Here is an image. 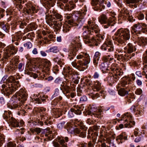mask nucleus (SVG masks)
Segmentation results:
<instances>
[{
    "instance_id": "obj_1",
    "label": "nucleus",
    "mask_w": 147,
    "mask_h": 147,
    "mask_svg": "<svg viewBox=\"0 0 147 147\" xmlns=\"http://www.w3.org/2000/svg\"><path fill=\"white\" fill-rule=\"evenodd\" d=\"M88 24L84 26L82 29L84 41L86 44L91 43L92 45L97 46L105 38V35H99L94 38L91 37L90 35H94V32L96 34L98 33L100 30L98 26L91 20L88 21Z\"/></svg>"
},
{
    "instance_id": "obj_2",
    "label": "nucleus",
    "mask_w": 147,
    "mask_h": 147,
    "mask_svg": "<svg viewBox=\"0 0 147 147\" xmlns=\"http://www.w3.org/2000/svg\"><path fill=\"white\" fill-rule=\"evenodd\" d=\"M87 11V9L86 5L80 11L77 12L78 14L77 18L74 21L72 19L71 15L69 14H66L65 15L64 18L67 19L66 23L70 26H74L78 29L80 28L84 23L85 20V16Z\"/></svg>"
},
{
    "instance_id": "obj_3",
    "label": "nucleus",
    "mask_w": 147,
    "mask_h": 147,
    "mask_svg": "<svg viewBox=\"0 0 147 147\" xmlns=\"http://www.w3.org/2000/svg\"><path fill=\"white\" fill-rule=\"evenodd\" d=\"M58 57H56L53 59V61L55 62H57V64L59 66L61 69L63 67L64 73H65V79L70 82H73L75 84H78L79 82V80L75 79V78L78 74L77 71H76L72 67H65V63L63 59H59L58 60Z\"/></svg>"
},
{
    "instance_id": "obj_4",
    "label": "nucleus",
    "mask_w": 147,
    "mask_h": 147,
    "mask_svg": "<svg viewBox=\"0 0 147 147\" xmlns=\"http://www.w3.org/2000/svg\"><path fill=\"white\" fill-rule=\"evenodd\" d=\"M78 60L77 62L75 61L71 62L72 66L80 71H83L87 68L88 64L90 61V58L87 53L82 52L76 56Z\"/></svg>"
},
{
    "instance_id": "obj_5",
    "label": "nucleus",
    "mask_w": 147,
    "mask_h": 147,
    "mask_svg": "<svg viewBox=\"0 0 147 147\" xmlns=\"http://www.w3.org/2000/svg\"><path fill=\"white\" fill-rule=\"evenodd\" d=\"M27 94L26 91L21 89L16 93L15 95H13L11 99V103L9 108L11 109L16 108L19 106L18 103H24L27 99Z\"/></svg>"
},
{
    "instance_id": "obj_6",
    "label": "nucleus",
    "mask_w": 147,
    "mask_h": 147,
    "mask_svg": "<svg viewBox=\"0 0 147 147\" xmlns=\"http://www.w3.org/2000/svg\"><path fill=\"white\" fill-rule=\"evenodd\" d=\"M78 125L80 128L76 127V125L74 126L73 123H68L66 124V128L68 132L70 134L75 133L79 135V136L82 138H84L86 136V131L87 128L85 127L84 124L81 122H79Z\"/></svg>"
},
{
    "instance_id": "obj_7",
    "label": "nucleus",
    "mask_w": 147,
    "mask_h": 147,
    "mask_svg": "<svg viewBox=\"0 0 147 147\" xmlns=\"http://www.w3.org/2000/svg\"><path fill=\"white\" fill-rule=\"evenodd\" d=\"M113 37L119 44L123 46L125 44V41L130 39L129 30L127 28L119 29L115 32Z\"/></svg>"
},
{
    "instance_id": "obj_8",
    "label": "nucleus",
    "mask_w": 147,
    "mask_h": 147,
    "mask_svg": "<svg viewBox=\"0 0 147 147\" xmlns=\"http://www.w3.org/2000/svg\"><path fill=\"white\" fill-rule=\"evenodd\" d=\"M109 15L111 16L108 18L107 16L103 14L100 16L99 22L101 24H104L103 26L104 28H107L111 26H113L115 24V16L116 14L114 12H109Z\"/></svg>"
},
{
    "instance_id": "obj_9",
    "label": "nucleus",
    "mask_w": 147,
    "mask_h": 147,
    "mask_svg": "<svg viewBox=\"0 0 147 147\" xmlns=\"http://www.w3.org/2000/svg\"><path fill=\"white\" fill-rule=\"evenodd\" d=\"M52 15L53 16L49 20L47 21V22L50 27L54 25L53 26V28L57 31H59L61 29L62 24L61 22H57L55 20H59L61 22L63 20V17L61 15L56 13H54Z\"/></svg>"
},
{
    "instance_id": "obj_10",
    "label": "nucleus",
    "mask_w": 147,
    "mask_h": 147,
    "mask_svg": "<svg viewBox=\"0 0 147 147\" xmlns=\"http://www.w3.org/2000/svg\"><path fill=\"white\" fill-rule=\"evenodd\" d=\"M71 47L72 49L68 55V58L71 61L73 59L74 57L76 55V52L79 49H81L82 45L80 42V37H76L74 38L71 42Z\"/></svg>"
},
{
    "instance_id": "obj_11",
    "label": "nucleus",
    "mask_w": 147,
    "mask_h": 147,
    "mask_svg": "<svg viewBox=\"0 0 147 147\" xmlns=\"http://www.w3.org/2000/svg\"><path fill=\"white\" fill-rule=\"evenodd\" d=\"M46 109L43 107H40L38 109V111L40 113V118L42 121H39L38 123L39 125L42 126L43 125V122H44L46 125L48 124L51 125L52 122L50 120L48 115L46 113Z\"/></svg>"
},
{
    "instance_id": "obj_12",
    "label": "nucleus",
    "mask_w": 147,
    "mask_h": 147,
    "mask_svg": "<svg viewBox=\"0 0 147 147\" xmlns=\"http://www.w3.org/2000/svg\"><path fill=\"white\" fill-rule=\"evenodd\" d=\"M15 86H11L10 87L8 88L5 84H3L1 86L2 89L1 90L2 94L6 96H9L10 94L13 92H14L17 90V88L20 87V86L19 82L18 81H16L13 84Z\"/></svg>"
},
{
    "instance_id": "obj_13",
    "label": "nucleus",
    "mask_w": 147,
    "mask_h": 147,
    "mask_svg": "<svg viewBox=\"0 0 147 147\" xmlns=\"http://www.w3.org/2000/svg\"><path fill=\"white\" fill-rule=\"evenodd\" d=\"M132 32L138 36L142 33L147 34V25L142 23H138L132 27Z\"/></svg>"
},
{
    "instance_id": "obj_14",
    "label": "nucleus",
    "mask_w": 147,
    "mask_h": 147,
    "mask_svg": "<svg viewBox=\"0 0 147 147\" xmlns=\"http://www.w3.org/2000/svg\"><path fill=\"white\" fill-rule=\"evenodd\" d=\"M107 5L108 7H110L111 6L110 2L107 1L106 0H92L91 4L93 6V8L95 10L98 11L99 10L101 11L102 9L105 8V6L104 5V3Z\"/></svg>"
},
{
    "instance_id": "obj_15",
    "label": "nucleus",
    "mask_w": 147,
    "mask_h": 147,
    "mask_svg": "<svg viewBox=\"0 0 147 147\" xmlns=\"http://www.w3.org/2000/svg\"><path fill=\"white\" fill-rule=\"evenodd\" d=\"M111 71L115 73V75L110 76L107 78V80L109 83H113L116 82L119 78V76L122 75V73L115 66V64H112L110 68Z\"/></svg>"
},
{
    "instance_id": "obj_16",
    "label": "nucleus",
    "mask_w": 147,
    "mask_h": 147,
    "mask_svg": "<svg viewBox=\"0 0 147 147\" xmlns=\"http://www.w3.org/2000/svg\"><path fill=\"white\" fill-rule=\"evenodd\" d=\"M117 4L120 8V9H119V11L122 16L127 18L128 20L130 22L135 21V19H134L133 17L131 15V11L128 10L125 8H122L121 0H119V1L117 2Z\"/></svg>"
},
{
    "instance_id": "obj_17",
    "label": "nucleus",
    "mask_w": 147,
    "mask_h": 147,
    "mask_svg": "<svg viewBox=\"0 0 147 147\" xmlns=\"http://www.w3.org/2000/svg\"><path fill=\"white\" fill-rule=\"evenodd\" d=\"M122 120L125 121V127L130 128L135 124V122L132 119V116L130 113H125L122 116Z\"/></svg>"
},
{
    "instance_id": "obj_18",
    "label": "nucleus",
    "mask_w": 147,
    "mask_h": 147,
    "mask_svg": "<svg viewBox=\"0 0 147 147\" xmlns=\"http://www.w3.org/2000/svg\"><path fill=\"white\" fill-rule=\"evenodd\" d=\"M18 51V48L14 46H9L3 50V57L5 59H8L12 55L16 54Z\"/></svg>"
},
{
    "instance_id": "obj_19",
    "label": "nucleus",
    "mask_w": 147,
    "mask_h": 147,
    "mask_svg": "<svg viewBox=\"0 0 147 147\" xmlns=\"http://www.w3.org/2000/svg\"><path fill=\"white\" fill-rule=\"evenodd\" d=\"M102 111L100 108L97 109L96 106L92 105L90 107V109L86 111L87 114L88 115H93L95 117L98 118L100 117V115Z\"/></svg>"
},
{
    "instance_id": "obj_20",
    "label": "nucleus",
    "mask_w": 147,
    "mask_h": 147,
    "mask_svg": "<svg viewBox=\"0 0 147 147\" xmlns=\"http://www.w3.org/2000/svg\"><path fill=\"white\" fill-rule=\"evenodd\" d=\"M81 108L78 105L74 106L68 111V116L69 118H72L74 117V114L80 115L81 114Z\"/></svg>"
},
{
    "instance_id": "obj_21",
    "label": "nucleus",
    "mask_w": 147,
    "mask_h": 147,
    "mask_svg": "<svg viewBox=\"0 0 147 147\" xmlns=\"http://www.w3.org/2000/svg\"><path fill=\"white\" fill-rule=\"evenodd\" d=\"M136 47L134 46L132 43H128L124 48V53H131L136 50Z\"/></svg>"
},
{
    "instance_id": "obj_22",
    "label": "nucleus",
    "mask_w": 147,
    "mask_h": 147,
    "mask_svg": "<svg viewBox=\"0 0 147 147\" xmlns=\"http://www.w3.org/2000/svg\"><path fill=\"white\" fill-rule=\"evenodd\" d=\"M43 97H42L40 98L38 97V95L37 94H34L32 97V101L35 102L36 103H38V104L41 103L42 101L45 102L46 100V98L48 97L46 95L43 96Z\"/></svg>"
},
{
    "instance_id": "obj_23",
    "label": "nucleus",
    "mask_w": 147,
    "mask_h": 147,
    "mask_svg": "<svg viewBox=\"0 0 147 147\" xmlns=\"http://www.w3.org/2000/svg\"><path fill=\"white\" fill-rule=\"evenodd\" d=\"M57 139V141L59 142L60 144L57 142L54 141L53 144L55 147H67V144L65 143L63 139L59 137H58Z\"/></svg>"
},
{
    "instance_id": "obj_24",
    "label": "nucleus",
    "mask_w": 147,
    "mask_h": 147,
    "mask_svg": "<svg viewBox=\"0 0 147 147\" xmlns=\"http://www.w3.org/2000/svg\"><path fill=\"white\" fill-rule=\"evenodd\" d=\"M127 139V135L125 132H123L117 136L116 140L119 143H122Z\"/></svg>"
},
{
    "instance_id": "obj_25",
    "label": "nucleus",
    "mask_w": 147,
    "mask_h": 147,
    "mask_svg": "<svg viewBox=\"0 0 147 147\" xmlns=\"http://www.w3.org/2000/svg\"><path fill=\"white\" fill-rule=\"evenodd\" d=\"M101 56V53L98 51L96 52L93 58V63L95 67H97Z\"/></svg>"
},
{
    "instance_id": "obj_26",
    "label": "nucleus",
    "mask_w": 147,
    "mask_h": 147,
    "mask_svg": "<svg viewBox=\"0 0 147 147\" xmlns=\"http://www.w3.org/2000/svg\"><path fill=\"white\" fill-rule=\"evenodd\" d=\"M18 107L19 108L18 109V115H26V113L28 112V109H30V108L27 105L26 106L23 105L22 106V107H21L19 106Z\"/></svg>"
},
{
    "instance_id": "obj_27",
    "label": "nucleus",
    "mask_w": 147,
    "mask_h": 147,
    "mask_svg": "<svg viewBox=\"0 0 147 147\" xmlns=\"http://www.w3.org/2000/svg\"><path fill=\"white\" fill-rule=\"evenodd\" d=\"M143 67L142 69L143 71L142 74L143 75L145 76L146 78L147 79V58L146 57L143 59Z\"/></svg>"
},
{
    "instance_id": "obj_28",
    "label": "nucleus",
    "mask_w": 147,
    "mask_h": 147,
    "mask_svg": "<svg viewBox=\"0 0 147 147\" xmlns=\"http://www.w3.org/2000/svg\"><path fill=\"white\" fill-rule=\"evenodd\" d=\"M51 63L49 61H45L43 68L41 69L43 72L47 73L50 69Z\"/></svg>"
},
{
    "instance_id": "obj_29",
    "label": "nucleus",
    "mask_w": 147,
    "mask_h": 147,
    "mask_svg": "<svg viewBox=\"0 0 147 147\" xmlns=\"http://www.w3.org/2000/svg\"><path fill=\"white\" fill-rule=\"evenodd\" d=\"M51 113L52 115L56 118L60 117L62 115L61 110L59 109H53L51 111Z\"/></svg>"
},
{
    "instance_id": "obj_30",
    "label": "nucleus",
    "mask_w": 147,
    "mask_h": 147,
    "mask_svg": "<svg viewBox=\"0 0 147 147\" xmlns=\"http://www.w3.org/2000/svg\"><path fill=\"white\" fill-rule=\"evenodd\" d=\"M27 9H26V12L28 14H31L35 12V8L33 6H31L29 4H26Z\"/></svg>"
},
{
    "instance_id": "obj_31",
    "label": "nucleus",
    "mask_w": 147,
    "mask_h": 147,
    "mask_svg": "<svg viewBox=\"0 0 147 147\" xmlns=\"http://www.w3.org/2000/svg\"><path fill=\"white\" fill-rule=\"evenodd\" d=\"M106 45L103 44L101 47V49L104 51H107L109 52H112L114 51V46H106Z\"/></svg>"
},
{
    "instance_id": "obj_32",
    "label": "nucleus",
    "mask_w": 147,
    "mask_h": 147,
    "mask_svg": "<svg viewBox=\"0 0 147 147\" xmlns=\"http://www.w3.org/2000/svg\"><path fill=\"white\" fill-rule=\"evenodd\" d=\"M108 64L106 62H103L100 65V69L101 70L103 73L106 72V71H108L111 69L110 68L109 69L108 67Z\"/></svg>"
},
{
    "instance_id": "obj_33",
    "label": "nucleus",
    "mask_w": 147,
    "mask_h": 147,
    "mask_svg": "<svg viewBox=\"0 0 147 147\" xmlns=\"http://www.w3.org/2000/svg\"><path fill=\"white\" fill-rule=\"evenodd\" d=\"M56 0H40V2L43 4L49 5L51 6H53Z\"/></svg>"
},
{
    "instance_id": "obj_34",
    "label": "nucleus",
    "mask_w": 147,
    "mask_h": 147,
    "mask_svg": "<svg viewBox=\"0 0 147 147\" xmlns=\"http://www.w3.org/2000/svg\"><path fill=\"white\" fill-rule=\"evenodd\" d=\"M61 86L62 87V88H60L61 90H62L63 93L64 94L65 93H68L70 91V87L66 84L62 85L61 84Z\"/></svg>"
},
{
    "instance_id": "obj_35",
    "label": "nucleus",
    "mask_w": 147,
    "mask_h": 147,
    "mask_svg": "<svg viewBox=\"0 0 147 147\" xmlns=\"http://www.w3.org/2000/svg\"><path fill=\"white\" fill-rule=\"evenodd\" d=\"M11 113L10 112H5L3 115V117L6 121L9 122L11 120V119L13 118L12 115H11Z\"/></svg>"
},
{
    "instance_id": "obj_36",
    "label": "nucleus",
    "mask_w": 147,
    "mask_h": 147,
    "mask_svg": "<svg viewBox=\"0 0 147 147\" xmlns=\"http://www.w3.org/2000/svg\"><path fill=\"white\" fill-rule=\"evenodd\" d=\"M75 7V5L72 2H70L69 3L66 4L65 6V9L68 11H70Z\"/></svg>"
},
{
    "instance_id": "obj_37",
    "label": "nucleus",
    "mask_w": 147,
    "mask_h": 147,
    "mask_svg": "<svg viewBox=\"0 0 147 147\" xmlns=\"http://www.w3.org/2000/svg\"><path fill=\"white\" fill-rule=\"evenodd\" d=\"M131 112L133 113H136V114H140V111L138 105H133L130 108Z\"/></svg>"
},
{
    "instance_id": "obj_38",
    "label": "nucleus",
    "mask_w": 147,
    "mask_h": 147,
    "mask_svg": "<svg viewBox=\"0 0 147 147\" xmlns=\"http://www.w3.org/2000/svg\"><path fill=\"white\" fill-rule=\"evenodd\" d=\"M137 41L140 44H142V46H144L147 43V38L144 37H138Z\"/></svg>"
},
{
    "instance_id": "obj_39",
    "label": "nucleus",
    "mask_w": 147,
    "mask_h": 147,
    "mask_svg": "<svg viewBox=\"0 0 147 147\" xmlns=\"http://www.w3.org/2000/svg\"><path fill=\"white\" fill-rule=\"evenodd\" d=\"M10 121L9 122L12 127H19L20 126L18 122L13 117L12 119H11Z\"/></svg>"
},
{
    "instance_id": "obj_40",
    "label": "nucleus",
    "mask_w": 147,
    "mask_h": 147,
    "mask_svg": "<svg viewBox=\"0 0 147 147\" xmlns=\"http://www.w3.org/2000/svg\"><path fill=\"white\" fill-rule=\"evenodd\" d=\"M74 26H70L69 24L66 23L65 24L63 27V31L64 33H66L68 32L70 30L71 27Z\"/></svg>"
},
{
    "instance_id": "obj_41",
    "label": "nucleus",
    "mask_w": 147,
    "mask_h": 147,
    "mask_svg": "<svg viewBox=\"0 0 147 147\" xmlns=\"http://www.w3.org/2000/svg\"><path fill=\"white\" fill-rule=\"evenodd\" d=\"M22 37V35H21L20 32L16 33L13 35L12 36V42H13L14 41H19L20 40L21 38Z\"/></svg>"
},
{
    "instance_id": "obj_42",
    "label": "nucleus",
    "mask_w": 147,
    "mask_h": 147,
    "mask_svg": "<svg viewBox=\"0 0 147 147\" xmlns=\"http://www.w3.org/2000/svg\"><path fill=\"white\" fill-rule=\"evenodd\" d=\"M0 26L6 33L9 32L10 27L8 25L4 24L3 22H0Z\"/></svg>"
},
{
    "instance_id": "obj_43",
    "label": "nucleus",
    "mask_w": 147,
    "mask_h": 147,
    "mask_svg": "<svg viewBox=\"0 0 147 147\" xmlns=\"http://www.w3.org/2000/svg\"><path fill=\"white\" fill-rule=\"evenodd\" d=\"M36 27V25L33 23H31L28 25V28L24 30L25 32L29 31L30 30H35Z\"/></svg>"
},
{
    "instance_id": "obj_44",
    "label": "nucleus",
    "mask_w": 147,
    "mask_h": 147,
    "mask_svg": "<svg viewBox=\"0 0 147 147\" xmlns=\"http://www.w3.org/2000/svg\"><path fill=\"white\" fill-rule=\"evenodd\" d=\"M104 92L103 90H101L100 92H98L96 93L95 94H94L93 95L91 96L92 98L93 99H95V98H97L100 96V94H101L100 95L101 96H102V97L103 98H105V96L104 95L102 94H104Z\"/></svg>"
},
{
    "instance_id": "obj_45",
    "label": "nucleus",
    "mask_w": 147,
    "mask_h": 147,
    "mask_svg": "<svg viewBox=\"0 0 147 147\" xmlns=\"http://www.w3.org/2000/svg\"><path fill=\"white\" fill-rule=\"evenodd\" d=\"M59 51L57 47L54 46L52 47L50 49L46 51L47 52H52L53 53H57Z\"/></svg>"
},
{
    "instance_id": "obj_46",
    "label": "nucleus",
    "mask_w": 147,
    "mask_h": 147,
    "mask_svg": "<svg viewBox=\"0 0 147 147\" xmlns=\"http://www.w3.org/2000/svg\"><path fill=\"white\" fill-rule=\"evenodd\" d=\"M101 83L98 81H96L95 82V89L97 91H99L101 90Z\"/></svg>"
},
{
    "instance_id": "obj_47",
    "label": "nucleus",
    "mask_w": 147,
    "mask_h": 147,
    "mask_svg": "<svg viewBox=\"0 0 147 147\" xmlns=\"http://www.w3.org/2000/svg\"><path fill=\"white\" fill-rule=\"evenodd\" d=\"M118 93L121 96H124L128 94V91L126 90L124 88H121L119 90Z\"/></svg>"
},
{
    "instance_id": "obj_48",
    "label": "nucleus",
    "mask_w": 147,
    "mask_h": 147,
    "mask_svg": "<svg viewBox=\"0 0 147 147\" xmlns=\"http://www.w3.org/2000/svg\"><path fill=\"white\" fill-rule=\"evenodd\" d=\"M15 77L12 76H11L6 79V82L13 84L15 82Z\"/></svg>"
},
{
    "instance_id": "obj_49",
    "label": "nucleus",
    "mask_w": 147,
    "mask_h": 147,
    "mask_svg": "<svg viewBox=\"0 0 147 147\" xmlns=\"http://www.w3.org/2000/svg\"><path fill=\"white\" fill-rule=\"evenodd\" d=\"M24 46L28 49H30L32 46V43L30 42H27L24 44Z\"/></svg>"
},
{
    "instance_id": "obj_50",
    "label": "nucleus",
    "mask_w": 147,
    "mask_h": 147,
    "mask_svg": "<svg viewBox=\"0 0 147 147\" xmlns=\"http://www.w3.org/2000/svg\"><path fill=\"white\" fill-rule=\"evenodd\" d=\"M100 72L99 71L95 72L92 76V77L94 79H98L100 75Z\"/></svg>"
},
{
    "instance_id": "obj_51",
    "label": "nucleus",
    "mask_w": 147,
    "mask_h": 147,
    "mask_svg": "<svg viewBox=\"0 0 147 147\" xmlns=\"http://www.w3.org/2000/svg\"><path fill=\"white\" fill-rule=\"evenodd\" d=\"M18 3H20V4H18L17 5V8L19 9V11L20 9H22L23 7L22 5L21 4H23L25 3V0H18Z\"/></svg>"
},
{
    "instance_id": "obj_52",
    "label": "nucleus",
    "mask_w": 147,
    "mask_h": 147,
    "mask_svg": "<svg viewBox=\"0 0 147 147\" xmlns=\"http://www.w3.org/2000/svg\"><path fill=\"white\" fill-rule=\"evenodd\" d=\"M116 58L118 60H120L122 59H125V54L123 55V54H119L118 55H116L115 56Z\"/></svg>"
},
{
    "instance_id": "obj_53",
    "label": "nucleus",
    "mask_w": 147,
    "mask_h": 147,
    "mask_svg": "<svg viewBox=\"0 0 147 147\" xmlns=\"http://www.w3.org/2000/svg\"><path fill=\"white\" fill-rule=\"evenodd\" d=\"M17 24L19 25L20 28L23 29L24 27V26H26V23L25 22H23L19 21L17 22Z\"/></svg>"
},
{
    "instance_id": "obj_54",
    "label": "nucleus",
    "mask_w": 147,
    "mask_h": 147,
    "mask_svg": "<svg viewBox=\"0 0 147 147\" xmlns=\"http://www.w3.org/2000/svg\"><path fill=\"white\" fill-rule=\"evenodd\" d=\"M16 144L12 142H8L5 147H16Z\"/></svg>"
},
{
    "instance_id": "obj_55",
    "label": "nucleus",
    "mask_w": 147,
    "mask_h": 147,
    "mask_svg": "<svg viewBox=\"0 0 147 147\" xmlns=\"http://www.w3.org/2000/svg\"><path fill=\"white\" fill-rule=\"evenodd\" d=\"M65 123V122L63 121L60 123H58L57 125V128L60 129H62L64 127V124Z\"/></svg>"
},
{
    "instance_id": "obj_56",
    "label": "nucleus",
    "mask_w": 147,
    "mask_h": 147,
    "mask_svg": "<svg viewBox=\"0 0 147 147\" xmlns=\"http://www.w3.org/2000/svg\"><path fill=\"white\" fill-rule=\"evenodd\" d=\"M142 90L140 88H138L136 90L135 94L137 95H140L142 93Z\"/></svg>"
},
{
    "instance_id": "obj_57",
    "label": "nucleus",
    "mask_w": 147,
    "mask_h": 147,
    "mask_svg": "<svg viewBox=\"0 0 147 147\" xmlns=\"http://www.w3.org/2000/svg\"><path fill=\"white\" fill-rule=\"evenodd\" d=\"M41 129L39 128H34L33 130L32 131V132L34 133V132H35L37 134H38L40 133L41 132Z\"/></svg>"
},
{
    "instance_id": "obj_58",
    "label": "nucleus",
    "mask_w": 147,
    "mask_h": 147,
    "mask_svg": "<svg viewBox=\"0 0 147 147\" xmlns=\"http://www.w3.org/2000/svg\"><path fill=\"white\" fill-rule=\"evenodd\" d=\"M17 25H18V24H17V22L12 23L11 24V29L13 30H15Z\"/></svg>"
},
{
    "instance_id": "obj_59",
    "label": "nucleus",
    "mask_w": 147,
    "mask_h": 147,
    "mask_svg": "<svg viewBox=\"0 0 147 147\" xmlns=\"http://www.w3.org/2000/svg\"><path fill=\"white\" fill-rule=\"evenodd\" d=\"M59 94V89L56 88L55 89V92L54 94L53 95L52 98L56 96Z\"/></svg>"
},
{
    "instance_id": "obj_60",
    "label": "nucleus",
    "mask_w": 147,
    "mask_h": 147,
    "mask_svg": "<svg viewBox=\"0 0 147 147\" xmlns=\"http://www.w3.org/2000/svg\"><path fill=\"white\" fill-rule=\"evenodd\" d=\"M137 17L139 20H142L144 18V15L142 13H140L138 15Z\"/></svg>"
},
{
    "instance_id": "obj_61",
    "label": "nucleus",
    "mask_w": 147,
    "mask_h": 147,
    "mask_svg": "<svg viewBox=\"0 0 147 147\" xmlns=\"http://www.w3.org/2000/svg\"><path fill=\"white\" fill-rule=\"evenodd\" d=\"M55 83L57 84H60L63 82L61 79L59 78H57L54 81Z\"/></svg>"
},
{
    "instance_id": "obj_62",
    "label": "nucleus",
    "mask_w": 147,
    "mask_h": 147,
    "mask_svg": "<svg viewBox=\"0 0 147 147\" xmlns=\"http://www.w3.org/2000/svg\"><path fill=\"white\" fill-rule=\"evenodd\" d=\"M87 100V98L86 96H83L80 98V101L81 102H84Z\"/></svg>"
},
{
    "instance_id": "obj_63",
    "label": "nucleus",
    "mask_w": 147,
    "mask_h": 147,
    "mask_svg": "<svg viewBox=\"0 0 147 147\" xmlns=\"http://www.w3.org/2000/svg\"><path fill=\"white\" fill-rule=\"evenodd\" d=\"M86 122L89 125H93L94 124V121L90 119H88L86 121Z\"/></svg>"
},
{
    "instance_id": "obj_64",
    "label": "nucleus",
    "mask_w": 147,
    "mask_h": 147,
    "mask_svg": "<svg viewBox=\"0 0 147 147\" xmlns=\"http://www.w3.org/2000/svg\"><path fill=\"white\" fill-rule=\"evenodd\" d=\"M32 53L33 55H37L38 52L37 49L36 48H34L32 51Z\"/></svg>"
}]
</instances>
